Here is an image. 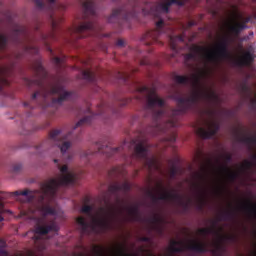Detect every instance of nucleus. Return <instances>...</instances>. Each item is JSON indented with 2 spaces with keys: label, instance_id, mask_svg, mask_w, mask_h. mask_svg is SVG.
<instances>
[{
  "label": "nucleus",
  "instance_id": "obj_26",
  "mask_svg": "<svg viewBox=\"0 0 256 256\" xmlns=\"http://www.w3.org/2000/svg\"><path fill=\"white\" fill-rule=\"evenodd\" d=\"M237 217L235 211H225L222 212L218 218V221H233Z\"/></svg>",
  "mask_w": 256,
  "mask_h": 256
},
{
  "label": "nucleus",
  "instance_id": "obj_36",
  "mask_svg": "<svg viewBox=\"0 0 256 256\" xmlns=\"http://www.w3.org/2000/svg\"><path fill=\"white\" fill-rule=\"evenodd\" d=\"M251 167H253V162H251L249 160H245L243 165L241 166V169L243 171H249V169H251Z\"/></svg>",
  "mask_w": 256,
  "mask_h": 256
},
{
  "label": "nucleus",
  "instance_id": "obj_64",
  "mask_svg": "<svg viewBox=\"0 0 256 256\" xmlns=\"http://www.w3.org/2000/svg\"><path fill=\"white\" fill-rule=\"evenodd\" d=\"M172 57H175V54H173Z\"/></svg>",
  "mask_w": 256,
  "mask_h": 256
},
{
  "label": "nucleus",
  "instance_id": "obj_33",
  "mask_svg": "<svg viewBox=\"0 0 256 256\" xmlns=\"http://www.w3.org/2000/svg\"><path fill=\"white\" fill-rule=\"evenodd\" d=\"M223 159L225 161V164H221L218 168V171H219V169H221V166H223V165L227 166V164L231 163V161H233V156L231 154H224Z\"/></svg>",
  "mask_w": 256,
  "mask_h": 256
},
{
  "label": "nucleus",
  "instance_id": "obj_61",
  "mask_svg": "<svg viewBox=\"0 0 256 256\" xmlns=\"http://www.w3.org/2000/svg\"><path fill=\"white\" fill-rule=\"evenodd\" d=\"M217 163H221V161L219 159H217Z\"/></svg>",
  "mask_w": 256,
  "mask_h": 256
},
{
  "label": "nucleus",
  "instance_id": "obj_16",
  "mask_svg": "<svg viewBox=\"0 0 256 256\" xmlns=\"http://www.w3.org/2000/svg\"><path fill=\"white\" fill-rule=\"evenodd\" d=\"M131 191V184L129 182L115 183L108 187V193L113 195L119 201V193H129Z\"/></svg>",
  "mask_w": 256,
  "mask_h": 256
},
{
  "label": "nucleus",
  "instance_id": "obj_58",
  "mask_svg": "<svg viewBox=\"0 0 256 256\" xmlns=\"http://www.w3.org/2000/svg\"><path fill=\"white\" fill-rule=\"evenodd\" d=\"M87 155H93V153L92 152H86V156Z\"/></svg>",
  "mask_w": 256,
  "mask_h": 256
},
{
  "label": "nucleus",
  "instance_id": "obj_5",
  "mask_svg": "<svg viewBox=\"0 0 256 256\" xmlns=\"http://www.w3.org/2000/svg\"><path fill=\"white\" fill-rule=\"evenodd\" d=\"M171 5H185V0H166L165 2H158L155 6L150 9V15H153L157 21L155 22V29L148 31L144 35L145 45H153L157 43L158 45H163V42L159 40V37L163 33H167V24L163 19V15L169 13Z\"/></svg>",
  "mask_w": 256,
  "mask_h": 256
},
{
  "label": "nucleus",
  "instance_id": "obj_2",
  "mask_svg": "<svg viewBox=\"0 0 256 256\" xmlns=\"http://www.w3.org/2000/svg\"><path fill=\"white\" fill-rule=\"evenodd\" d=\"M61 175L58 178H51L41 184V193L38 195L37 211L41 217L37 219L35 228L36 235H47L50 231H59V226L55 221L50 225H45L47 215H57V210L51 207V201L55 199L59 187H67V185H75L77 183V174L69 170V166L58 164Z\"/></svg>",
  "mask_w": 256,
  "mask_h": 256
},
{
  "label": "nucleus",
  "instance_id": "obj_48",
  "mask_svg": "<svg viewBox=\"0 0 256 256\" xmlns=\"http://www.w3.org/2000/svg\"><path fill=\"white\" fill-rule=\"evenodd\" d=\"M116 45L118 46V47H123V45H125V41H123V40H118L117 42H116Z\"/></svg>",
  "mask_w": 256,
  "mask_h": 256
},
{
  "label": "nucleus",
  "instance_id": "obj_22",
  "mask_svg": "<svg viewBox=\"0 0 256 256\" xmlns=\"http://www.w3.org/2000/svg\"><path fill=\"white\" fill-rule=\"evenodd\" d=\"M219 173H221L222 175H227V178L230 181H235V179L239 177V174L237 172L231 171V168H229V166L227 165L220 166Z\"/></svg>",
  "mask_w": 256,
  "mask_h": 256
},
{
  "label": "nucleus",
  "instance_id": "obj_4",
  "mask_svg": "<svg viewBox=\"0 0 256 256\" xmlns=\"http://www.w3.org/2000/svg\"><path fill=\"white\" fill-rule=\"evenodd\" d=\"M99 218H93L92 223L87 221V218L80 216L76 219L79 225L81 235H91V233H99L100 231H109L114 229L115 224L119 221L117 210L109 205V200H106V207L102 206L98 209Z\"/></svg>",
  "mask_w": 256,
  "mask_h": 256
},
{
  "label": "nucleus",
  "instance_id": "obj_25",
  "mask_svg": "<svg viewBox=\"0 0 256 256\" xmlns=\"http://www.w3.org/2000/svg\"><path fill=\"white\" fill-rule=\"evenodd\" d=\"M29 193H31V191H29V190H23V191L17 190V191L8 193V196L9 197H19V195H22L24 197H28L27 201L29 203H31V201H33V199H35V196L29 195Z\"/></svg>",
  "mask_w": 256,
  "mask_h": 256
},
{
  "label": "nucleus",
  "instance_id": "obj_62",
  "mask_svg": "<svg viewBox=\"0 0 256 256\" xmlns=\"http://www.w3.org/2000/svg\"><path fill=\"white\" fill-rule=\"evenodd\" d=\"M68 159H71V155L68 156Z\"/></svg>",
  "mask_w": 256,
  "mask_h": 256
},
{
  "label": "nucleus",
  "instance_id": "obj_12",
  "mask_svg": "<svg viewBox=\"0 0 256 256\" xmlns=\"http://www.w3.org/2000/svg\"><path fill=\"white\" fill-rule=\"evenodd\" d=\"M207 70H200L198 74H192L189 76L174 75V81L178 85H192V87H199L201 85V79L206 77Z\"/></svg>",
  "mask_w": 256,
  "mask_h": 256
},
{
  "label": "nucleus",
  "instance_id": "obj_30",
  "mask_svg": "<svg viewBox=\"0 0 256 256\" xmlns=\"http://www.w3.org/2000/svg\"><path fill=\"white\" fill-rule=\"evenodd\" d=\"M149 223H151L154 226V229H158V231H161V228H159L160 223H163V218L160 216L154 215L152 218L149 219Z\"/></svg>",
  "mask_w": 256,
  "mask_h": 256
},
{
  "label": "nucleus",
  "instance_id": "obj_11",
  "mask_svg": "<svg viewBox=\"0 0 256 256\" xmlns=\"http://www.w3.org/2000/svg\"><path fill=\"white\" fill-rule=\"evenodd\" d=\"M206 60L205 67L209 69V63L219 65V59H229V42L227 38L223 39L217 46L216 52H208L204 55Z\"/></svg>",
  "mask_w": 256,
  "mask_h": 256
},
{
  "label": "nucleus",
  "instance_id": "obj_50",
  "mask_svg": "<svg viewBox=\"0 0 256 256\" xmlns=\"http://www.w3.org/2000/svg\"><path fill=\"white\" fill-rule=\"evenodd\" d=\"M58 9H60L61 11H65V9H67V7L65 6V4H60V5H58Z\"/></svg>",
  "mask_w": 256,
  "mask_h": 256
},
{
  "label": "nucleus",
  "instance_id": "obj_45",
  "mask_svg": "<svg viewBox=\"0 0 256 256\" xmlns=\"http://www.w3.org/2000/svg\"><path fill=\"white\" fill-rule=\"evenodd\" d=\"M97 147V153H107V151H105V149L103 148V145L101 144H96Z\"/></svg>",
  "mask_w": 256,
  "mask_h": 256
},
{
  "label": "nucleus",
  "instance_id": "obj_39",
  "mask_svg": "<svg viewBox=\"0 0 256 256\" xmlns=\"http://www.w3.org/2000/svg\"><path fill=\"white\" fill-rule=\"evenodd\" d=\"M24 51L26 53H37L39 50L34 46H24Z\"/></svg>",
  "mask_w": 256,
  "mask_h": 256
},
{
  "label": "nucleus",
  "instance_id": "obj_55",
  "mask_svg": "<svg viewBox=\"0 0 256 256\" xmlns=\"http://www.w3.org/2000/svg\"><path fill=\"white\" fill-rule=\"evenodd\" d=\"M33 239H34L35 242H37V241H39L40 237L37 236V235H34Z\"/></svg>",
  "mask_w": 256,
  "mask_h": 256
},
{
  "label": "nucleus",
  "instance_id": "obj_6",
  "mask_svg": "<svg viewBox=\"0 0 256 256\" xmlns=\"http://www.w3.org/2000/svg\"><path fill=\"white\" fill-rule=\"evenodd\" d=\"M83 15L80 25L70 30L71 35H78V39L97 35V31H101V26L97 23V11L95 2L86 0L82 3Z\"/></svg>",
  "mask_w": 256,
  "mask_h": 256
},
{
  "label": "nucleus",
  "instance_id": "obj_21",
  "mask_svg": "<svg viewBox=\"0 0 256 256\" xmlns=\"http://www.w3.org/2000/svg\"><path fill=\"white\" fill-rule=\"evenodd\" d=\"M187 249L189 251H194V253H207L209 251L207 243L204 242H193L187 246Z\"/></svg>",
  "mask_w": 256,
  "mask_h": 256
},
{
  "label": "nucleus",
  "instance_id": "obj_28",
  "mask_svg": "<svg viewBox=\"0 0 256 256\" xmlns=\"http://www.w3.org/2000/svg\"><path fill=\"white\" fill-rule=\"evenodd\" d=\"M130 221H139V206L127 208Z\"/></svg>",
  "mask_w": 256,
  "mask_h": 256
},
{
  "label": "nucleus",
  "instance_id": "obj_34",
  "mask_svg": "<svg viewBox=\"0 0 256 256\" xmlns=\"http://www.w3.org/2000/svg\"><path fill=\"white\" fill-rule=\"evenodd\" d=\"M114 256H131L129 253L125 252V249L123 247L116 248V253Z\"/></svg>",
  "mask_w": 256,
  "mask_h": 256
},
{
  "label": "nucleus",
  "instance_id": "obj_10",
  "mask_svg": "<svg viewBox=\"0 0 256 256\" xmlns=\"http://www.w3.org/2000/svg\"><path fill=\"white\" fill-rule=\"evenodd\" d=\"M137 7H139L137 2L129 1L128 5L114 9L108 18V22L117 23L122 27L123 23H127L137 17Z\"/></svg>",
  "mask_w": 256,
  "mask_h": 256
},
{
  "label": "nucleus",
  "instance_id": "obj_42",
  "mask_svg": "<svg viewBox=\"0 0 256 256\" xmlns=\"http://www.w3.org/2000/svg\"><path fill=\"white\" fill-rule=\"evenodd\" d=\"M35 5L38 9H45V3H43V0H35Z\"/></svg>",
  "mask_w": 256,
  "mask_h": 256
},
{
  "label": "nucleus",
  "instance_id": "obj_49",
  "mask_svg": "<svg viewBox=\"0 0 256 256\" xmlns=\"http://www.w3.org/2000/svg\"><path fill=\"white\" fill-rule=\"evenodd\" d=\"M224 239H226V241H235V236H224Z\"/></svg>",
  "mask_w": 256,
  "mask_h": 256
},
{
  "label": "nucleus",
  "instance_id": "obj_52",
  "mask_svg": "<svg viewBox=\"0 0 256 256\" xmlns=\"http://www.w3.org/2000/svg\"><path fill=\"white\" fill-rule=\"evenodd\" d=\"M141 241H143L144 243H149L150 239L149 237L144 236L141 238Z\"/></svg>",
  "mask_w": 256,
  "mask_h": 256
},
{
  "label": "nucleus",
  "instance_id": "obj_8",
  "mask_svg": "<svg viewBox=\"0 0 256 256\" xmlns=\"http://www.w3.org/2000/svg\"><path fill=\"white\" fill-rule=\"evenodd\" d=\"M109 153L107 157H111V155H115V153H121V151H125L128 149L130 152V159H143L144 167H147L149 171L153 169L155 165V158H149V144L147 140H131L130 142H124L122 146L117 148H106Z\"/></svg>",
  "mask_w": 256,
  "mask_h": 256
},
{
  "label": "nucleus",
  "instance_id": "obj_60",
  "mask_svg": "<svg viewBox=\"0 0 256 256\" xmlns=\"http://www.w3.org/2000/svg\"><path fill=\"white\" fill-rule=\"evenodd\" d=\"M50 53L53 54V50L49 49Z\"/></svg>",
  "mask_w": 256,
  "mask_h": 256
},
{
  "label": "nucleus",
  "instance_id": "obj_13",
  "mask_svg": "<svg viewBox=\"0 0 256 256\" xmlns=\"http://www.w3.org/2000/svg\"><path fill=\"white\" fill-rule=\"evenodd\" d=\"M219 131V122L212 121L208 124V129H205L203 127H199L196 130V134L201 139H211L217 135V132Z\"/></svg>",
  "mask_w": 256,
  "mask_h": 256
},
{
  "label": "nucleus",
  "instance_id": "obj_35",
  "mask_svg": "<svg viewBox=\"0 0 256 256\" xmlns=\"http://www.w3.org/2000/svg\"><path fill=\"white\" fill-rule=\"evenodd\" d=\"M82 213H86L87 215H89V217L92 216L91 212L93 211V206L91 205H84L81 209Z\"/></svg>",
  "mask_w": 256,
  "mask_h": 256
},
{
  "label": "nucleus",
  "instance_id": "obj_27",
  "mask_svg": "<svg viewBox=\"0 0 256 256\" xmlns=\"http://www.w3.org/2000/svg\"><path fill=\"white\" fill-rule=\"evenodd\" d=\"M82 78L89 83H95L97 81V75L91 70H82Z\"/></svg>",
  "mask_w": 256,
  "mask_h": 256
},
{
  "label": "nucleus",
  "instance_id": "obj_24",
  "mask_svg": "<svg viewBox=\"0 0 256 256\" xmlns=\"http://www.w3.org/2000/svg\"><path fill=\"white\" fill-rule=\"evenodd\" d=\"M168 163L170 165V177L171 179H174V177H177V174L179 173V166H177L179 163V159H170Z\"/></svg>",
  "mask_w": 256,
  "mask_h": 256
},
{
  "label": "nucleus",
  "instance_id": "obj_18",
  "mask_svg": "<svg viewBox=\"0 0 256 256\" xmlns=\"http://www.w3.org/2000/svg\"><path fill=\"white\" fill-rule=\"evenodd\" d=\"M251 21L250 17L245 18L244 23L241 22H235L234 25H230L229 31L232 35L235 37H239L241 35V32L244 31V29H247V25L245 23H249Z\"/></svg>",
  "mask_w": 256,
  "mask_h": 256
},
{
  "label": "nucleus",
  "instance_id": "obj_31",
  "mask_svg": "<svg viewBox=\"0 0 256 256\" xmlns=\"http://www.w3.org/2000/svg\"><path fill=\"white\" fill-rule=\"evenodd\" d=\"M9 43V37L0 33V51H5L7 44Z\"/></svg>",
  "mask_w": 256,
  "mask_h": 256
},
{
  "label": "nucleus",
  "instance_id": "obj_37",
  "mask_svg": "<svg viewBox=\"0 0 256 256\" xmlns=\"http://www.w3.org/2000/svg\"><path fill=\"white\" fill-rule=\"evenodd\" d=\"M169 251L170 253H183L184 251V248L182 246H170L169 247Z\"/></svg>",
  "mask_w": 256,
  "mask_h": 256
},
{
  "label": "nucleus",
  "instance_id": "obj_63",
  "mask_svg": "<svg viewBox=\"0 0 256 256\" xmlns=\"http://www.w3.org/2000/svg\"><path fill=\"white\" fill-rule=\"evenodd\" d=\"M244 89H247V86H244Z\"/></svg>",
  "mask_w": 256,
  "mask_h": 256
},
{
  "label": "nucleus",
  "instance_id": "obj_47",
  "mask_svg": "<svg viewBox=\"0 0 256 256\" xmlns=\"http://www.w3.org/2000/svg\"><path fill=\"white\" fill-rule=\"evenodd\" d=\"M52 19V28L55 31L57 29V22H55V19L53 18V16H51Z\"/></svg>",
  "mask_w": 256,
  "mask_h": 256
},
{
  "label": "nucleus",
  "instance_id": "obj_7",
  "mask_svg": "<svg viewBox=\"0 0 256 256\" xmlns=\"http://www.w3.org/2000/svg\"><path fill=\"white\" fill-rule=\"evenodd\" d=\"M93 119V116H85L84 118L80 119L76 125L73 127L72 131H69L66 135L61 137V130H52L50 132L49 138L47 140V143H51L52 145H55L60 149L62 155H65L69 149H71V146L75 141H77V134H75V131L79 129V127H82V125H89ZM46 142L42 143L40 146H38V149H45V146L47 145Z\"/></svg>",
  "mask_w": 256,
  "mask_h": 256
},
{
  "label": "nucleus",
  "instance_id": "obj_9",
  "mask_svg": "<svg viewBox=\"0 0 256 256\" xmlns=\"http://www.w3.org/2000/svg\"><path fill=\"white\" fill-rule=\"evenodd\" d=\"M159 189L160 191H164V193H161L160 196H157L151 190L147 191L148 197L152 199L153 203H157L158 201H169V203H173V205L182 207L184 213H187V211H189L191 203L193 202L191 198H188L187 201H185L183 199V195L176 193L175 190L167 192L165 191L163 185H160Z\"/></svg>",
  "mask_w": 256,
  "mask_h": 256
},
{
  "label": "nucleus",
  "instance_id": "obj_56",
  "mask_svg": "<svg viewBox=\"0 0 256 256\" xmlns=\"http://www.w3.org/2000/svg\"><path fill=\"white\" fill-rule=\"evenodd\" d=\"M99 115H103V107L100 108V113Z\"/></svg>",
  "mask_w": 256,
  "mask_h": 256
},
{
  "label": "nucleus",
  "instance_id": "obj_1",
  "mask_svg": "<svg viewBox=\"0 0 256 256\" xmlns=\"http://www.w3.org/2000/svg\"><path fill=\"white\" fill-rule=\"evenodd\" d=\"M139 92L142 95H145V110L150 111L152 113L153 121L156 123L155 129L157 131H169L171 128L179 127L177 123V115H183L186 111H191V109H195L199 101H201V97H206V99H214L218 100L219 97L214 93H207L201 91H194L188 97L183 96V94L179 91L175 92L172 95V98L176 100L178 103V109L172 110V118H170L161 128V124L159 123V119L165 117V100L159 97L155 88H149L147 86H142L139 89Z\"/></svg>",
  "mask_w": 256,
  "mask_h": 256
},
{
  "label": "nucleus",
  "instance_id": "obj_20",
  "mask_svg": "<svg viewBox=\"0 0 256 256\" xmlns=\"http://www.w3.org/2000/svg\"><path fill=\"white\" fill-rule=\"evenodd\" d=\"M192 51L186 54L185 58L187 61H195L197 59V55H203V53L207 52V48L203 46H193Z\"/></svg>",
  "mask_w": 256,
  "mask_h": 256
},
{
  "label": "nucleus",
  "instance_id": "obj_23",
  "mask_svg": "<svg viewBox=\"0 0 256 256\" xmlns=\"http://www.w3.org/2000/svg\"><path fill=\"white\" fill-rule=\"evenodd\" d=\"M7 73H9L8 67H0V93L3 91L5 85H9V80H7Z\"/></svg>",
  "mask_w": 256,
  "mask_h": 256
},
{
  "label": "nucleus",
  "instance_id": "obj_3",
  "mask_svg": "<svg viewBox=\"0 0 256 256\" xmlns=\"http://www.w3.org/2000/svg\"><path fill=\"white\" fill-rule=\"evenodd\" d=\"M33 71L36 75L34 79H26V85L28 87H39V91H36L31 98L30 102H25L24 107L33 109V103H36L38 106H41V103H45L49 97L57 95L58 98H52V103H57L61 105L63 101H69L73 93L66 91L63 84H45L47 79V70L43 67V64L38 61L33 65Z\"/></svg>",
  "mask_w": 256,
  "mask_h": 256
},
{
  "label": "nucleus",
  "instance_id": "obj_15",
  "mask_svg": "<svg viewBox=\"0 0 256 256\" xmlns=\"http://www.w3.org/2000/svg\"><path fill=\"white\" fill-rule=\"evenodd\" d=\"M255 63V53L252 46L248 50L244 51L243 54L237 59L236 65L239 67H251Z\"/></svg>",
  "mask_w": 256,
  "mask_h": 256
},
{
  "label": "nucleus",
  "instance_id": "obj_54",
  "mask_svg": "<svg viewBox=\"0 0 256 256\" xmlns=\"http://www.w3.org/2000/svg\"><path fill=\"white\" fill-rule=\"evenodd\" d=\"M42 41H47V36L45 34H41Z\"/></svg>",
  "mask_w": 256,
  "mask_h": 256
},
{
  "label": "nucleus",
  "instance_id": "obj_14",
  "mask_svg": "<svg viewBox=\"0 0 256 256\" xmlns=\"http://www.w3.org/2000/svg\"><path fill=\"white\" fill-rule=\"evenodd\" d=\"M197 179H199V181H201V183H197L195 184V189L197 191V195H198V205H197V209L199 211H203V207H205V189L203 188V183H205V176H203V174L197 173L196 174Z\"/></svg>",
  "mask_w": 256,
  "mask_h": 256
},
{
  "label": "nucleus",
  "instance_id": "obj_32",
  "mask_svg": "<svg viewBox=\"0 0 256 256\" xmlns=\"http://www.w3.org/2000/svg\"><path fill=\"white\" fill-rule=\"evenodd\" d=\"M52 61L56 67L61 68L63 67V63H65V57H53Z\"/></svg>",
  "mask_w": 256,
  "mask_h": 256
},
{
  "label": "nucleus",
  "instance_id": "obj_44",
  "mask_svg": "<svg viewBox=\"0 0 256 256\" xmlns=\"http://www.w3.org/2000/svg\"><path fill=\"white\" fill-rule=\"evenodd\" d=\"M119 79H121L122 81H127V79H129V75L119 72Z\"/></svg>",
  "mask_w": 256,
  "mask_h": 256
},
{
  "label": "nucleus",
  "instance_id": "obj_19",
  "mask_svg": "<svg viewBox=\"0 0 256 256\" xmlns=\"http://www.w3.org/2000/svg\"><path fill=\"white\" fill-rule=\"evenodd\" d=\"M183 42H185V34L178 35V36H169V45L173 53L179 52V46L177 45V43H183Z\"/></svg>",
  "mask_w": 256,
  "mask_h": 256
},
{
  "label": "nucleus",
  "instance_id": "obj_46",
  "mask_svg": "<svg viewBox=\"0 0 256 256\" xmlns=\"http://www.w3.org/2000/svg\"><path fill=\"white\" fill-rule=\"evenodd\" d=\"M177 245H183V243H181L180 241H177V240H172L170 242V247H177Z\"/></svg>",
  "mask_w": 256,
  "mask_h": 256
},
{
  "label": "nucleus",
  "instance_id": "obj_59",
  "mask_svg": "<svg viewBox=\"0 0 256 256\" xmlns=\"http://www.w3.org/2000/svg\"><path fill=\"white\" fill-rule=\"evenodd\" d=\"M54 163H59V160L58 159H54Z\"/></svg>",
  "mask_w": 256,
  "mask_h": 256
},
{
  "label": "nucleus",
  "instance_id": "obj_29",
  "mask_svg": "<svg viewBox=\"0 0 256 256\" xmlns=\"http://www.w3.org/2000/svg\"><path fill=\"white\" fill-rule=\"evenodd\" d=\"M217 225V222H213L214 228H201L198 230L199 235H202L203 237H207V235H211V233H217V230H215V227Z\"/></svg>",
  "mask_w": 256,
  "mask_h": 256
},
{
  "label": "nucleus",
  "instance_id": "obj_40",
  "mask_svg": "<svg viewBox=\"0 0 256 256\" xmlns=\"http://www.w3.org/2000/svg\"><path fill=\"white\" fill-rule=\"evenodd\" d=\"M195 25H197V22L191 20L187 23V25H183V29L184 31H187V29H191V27H195Z\"/></svg>",
  "mask_w": 256,
  "mask_h": 256
},
{
  "label": "nucleus",
  "instance_id": "obj_43",
  "mask_svg": "<svg viewBox=\"0 0 256 256\" xmlns=\"http://www.w3.org/2000/svg\"><path fill=\"white\" fill-rule=\"evenodd\" d=\"M47 3L49 5L50 11H53V7H55V3H57V0H47Z\"/></svg>",
  "mask_w": 256,
  "mask_h": 256
},
{
  "label": "nucleus",
  "instance_id": "obj_41",
  "mask_svg": "<svg viewBox=\"0 0 256 256\" xmlns=\"http://www.w3.org/2000/svg\"><path fill=\"white\" fill-rule=\"evenodd\" d=\"M21 169H23V165H21V164H14L12 167L13 173H19V171H21Z\"/></svg>",
  "mask_w": 256,
  "mask_h": 256
},
{
  "label": "nucleus",
  "instance_id": "obj_38",
  "mask_svg": "<svg viewBox=\"0 0 256 256\" xmlns=\"http://www.w3.org/2000/svg\"><path fill=\"white\" fill-rule=\"evenodd\" d=\"M3 213H9V210H5V208L3 207V203L0 202V227H1V223H3V221L5 220V218H3Z\"/></svg>",
  "mask_w": 256,
  "mask_h": 256
},
{
  "label": "nucleus",
  "instance_id": "obj_51",
  "mask_svg": "<svg viewBox=\"0 0 256 256\" xmlns=\"http://www.w3.org/2000/svg\"><path fill=\"white\" fill-rule=\"evenodd\" d=\"M171 143H175V141H177V136H175V134H173L170 138Z\"/></svg>",
  "mask_w": 256,
  "mask_h": 256
},
{
  "label": "nucleus",
  "instance_id": "obj_17",
  "mask_svg": "<svg viewBox=\"0 0 256 256\" xmlns=\"http://www.w3.org/2000/svg\"><path fill=\"white\" fill-rule=\"evenodd\" d=\"M29 35V31L25 26L18 27L11 36V40L16 45L23 44V39H27V36Z\"/></svg>",
  "mask_w": 256,
  "mask_h": 256
},
{
  "label": "nucleus",
  "instance_id": "obj_57",
  "mask_svg": "<svg viewBox=\"0 0 256 256\" xmlns=\"http://www.w3.org/2000/svg\"><path fill=\"white\" fill-rule=\"evenodd\" d=\"M255 103H256V99H253L252 100V105H255Z\"/></svg>",
  "mask_w": 256,
  "mask_h": 256
},
{
  "label": "nucleus",
  "instance_id": "obj_53",
  "mask_svg": "<svg viewBox=\"0 0 256 256\" xmlns=\"http://www.w3.org/2000/svg\"><path fill=\"white\" fill-rule=\"evenodd\" d=\"M6 243L4 242V240L0 239V247L3 248L5 247Z\"/></svg>",
  "mask_w": 256,
  "mask_h": 256
}]
</instances>
